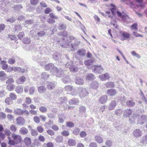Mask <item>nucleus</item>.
Here are the masks:
<instances>
[{"label":"nucleus","instance_id":"69168bd1","mask_svg":"<svg viewBox=\"0 0 147 147\" xmlns=\"http://www.w3.org/2000/svg\"><path fill=\"white\" fill-rule=\"evenodd\" d=\"M38 139L40 141L42 142H44L45 141V137L42 135H40L38 136Z\"/></svg>","mask_w":147,"mask_h":147},{"label":"nucleus","instance_id":"b1692460","mask_svg":"<svg viewBox=\"0 0 147 147\" xmlns=\"http://www.w3.org/2000/svg\"><path fill=\"white\" fill-rule=\"evenodd\" d=\"M95 140L98 143H101L103 142V139L100 136H95Z\"/></svg>","mask_w":147,"mask_h":147},{"label":"nucleus","instance_id":"a18cd8bd","mask_svg":"<svg viewBox=\"0 0 147 147\" xmlns=\"http://www.w3.org/2000/svg\"><path fill=\"white\" fill-rule=\"evenodd\" d=\"M71 71L76 72L78 70V68L77 67L74 65L70 66L69 68Z\"/></svg>","mask_w":147,"mask_h":147},{"label":"nucleus","instance_id":"ddd939ff","mask_svg":"<svg viewBox=\"0 0 147 147\" xmlns=\"http://www.w3.org/2000/svg\"><path fill=\"white\" fill-rule=\"evenodd\" d=\"M7 78V75L4 71H0V79L1 80L4 81Z\"/></svg>","mask_w":147,"mask_h":147},{"label":"nucleus","instance_id":"0e129e2a","mask_svg":"<svg viewBox=\"0 0 147 147\" xmlns=\"http://www.w3.org/2000/svg\"><path fill=\"white\" fill-rule=\"evenodd\" d=\"M24 36V33L23 32H20L18 35H17L18 37L20 39H21Z\"/></svg>","mask_w":147,"mask_h":147},{"label":"nucleus","instance_id":"a19ab883","mask_svg":"<svg viewBox=\"0 0 147 147\" xmlns=\"http://www.w3.org/2000/svg\"><path fill=\"white\" fill-rule=\"evenodd\" d=\"M14 82V79L13 78H11L8 79L6 82V83L7 85L9 84H13L12 83H13Z\"/></svg>","mask_w":147,"mask_h":147},{"label":"nucleus","instance_id":"412c9836","mask_svg":"<svg viewBox=\"0 0 147 147\" xmlns=\"http://www.w3.org/2000/svg\"><path fill=\"white\" fill-rule=\"evenodd\" d=\"M54 75H55L57 77H60L62 75L63 72L61 70H58L57 69V70H54Z\"/></svg>","mask_w":147,"mask_h":147},{"label":"nucleus","instance_id":"f03ea898","mask_svg":"<svg viewBox=\"0 0 147 147\" xmlns=\"http://www.w3.org/2000/svg\"><path fill=\"white\" fill-rule=\"evenodd\" d=\"M78 92L81 98H83L88 94V91L84 88L80 87L78 88Z\"/></svg>","mask_w":147,"mask_h":147},{"label":"nucleus","instance_id":"c9c22d12","mask_svg":"<svg viewBox=\"0 0 147 147\" xmlns=\"http://www.w3.org/2000/svg\"><path fill=\"white\" fill-rule=\"evenodd\" d=\"M55 141L59 143L62 142L63 141V137L61 136H58L56 138Z\"/></svg>","mask_w":147,"mask_h":147},{"label":"nucleus","instance_id":"680f3d73","mask_svg":"<svg viewBox=\"0 0 147 147\" xmlns=\"http://www.w3.org/2000/svg\"><path fill=\"white\" fill-rule=\"evenodd\" d=\"M61 134L64 136H67L69 135V133L67 131H64L61 132Z\"/></svg>","mask_w":147,"mask_h":147},{"label":"nucleus","instance_id":"774afa93","mask_svg":"<svg viewBox=\"0 0 147 147\" xmlns=\"http://www.w3.org/2000/svg\"><path fill=\"white\" fill-rule=\"evenodd\" d=\"M97 144L94 142H91L89 144V147H97Z\"/></svg>","mask_w":147,"mask_h":147},{"label":"nucleus","instance_id":"f257e3e1","mask_svg":"<svg viewBox=\"0 0 147 147\" xmlns=\"http://www.w3.org/2000/svg\"><path fill=\"white\" fill-rule=\"evenodd\" d=\"M111 7L110 9L113 16H111L109 11H106V13L108 14V17L110 18L111 20V23L112 24H113V22H115L116 21L115 17L116 13H117L118 16L121 18L124 21H126V20L129 19V17L127 15L122 14L121 12L118 11L114 5L111 4Z\"/></svg>","mask_w":147,"mask_h":147},{"label":"nucleus","instance_id":"473e14b6","mask_svg":"<svg viewBox=\"0 0 147 147\" xmlns=\"http://www.w3.org/2000/svg\"><path fill=\"white\" fill-rule=\"evenodd\" d=\"M75 82L76 84L79 85L82 84L84 83L83 79L79 78H77Z\"/></svg>","mask_w":147,"mask_h":147},{"label":"nucleus","instance_id":"7c9ffc66","mask_svg":"<svg viewBox=\"0 0 147 147\" xmlns=\"http://www.w3.org/2000/svg\"><path fill=\"white\" fill-rule=\"evenodd\" d=\"M91 87L94 89H96L97 88L98 84L96 81H94L92 82L91 84Z\"/></svg>","mask_w":147,"mask_h":147},{"label":"nucleus","instance_id":"2f4dec72","mask_svg":"<svg viewBox=\"0 0 147 147\" xmlns=\"http://www.w3.org/2000/svg\"><path fill=\"white\" fill-rule=\"evenodd\" d=\"M13 70L16 72L17 71H20L22 73H24L26 72L25 70L24 69H22L21 68L19 67H13Z\"/></svg>","mask_w":147,"mask_h":147},{"label":"nucleus","instance_id":"39448f33","mask_svg":"<svg viewBox=\"0 0 147 147\" xmlns=\"http://www.w3.org/2000/svg\"><path fill=\"white\" fill-rule=\"evenodd\" d=\"M92 71L95 73H102L103 69L101 65L92 66Z\"/></svg>","mask_w":147,"mask_h":147},{"label":"nucleus","instance_id":"58836bf2","mask_svg":"<svg viewBox=\"0 0 147 147\" xmlns=\"http://www.w3.org/2000/svg\"><path fill=\"white\" fill-rule=\"evenodd\" d=\"M79 43V42H78L76 43H74L73 44H71V50L72 51H74L75 49H76L77 48V47Z\"/></svg>","mask_w":147,"mask_h":147},{"label":"nucleus","instance_id":"c756f323","mask_svg":"<svg viewBox=\"0 0 147 147\" xmlns=\"http://www.w3.org/2000/svg\"><path fill=\"white\" fill-rule=\"evenodd\" d=\"M24 142L26 145H30L31 143V140L30 138L28 137L25 138L24 140Z\"/></svg>","mask_w":147,"mask_h":147},{"label":"nucleus","instance_id":"c03bdc74","mask_svg":"<svg viewBox=\"0 0 147 147\" xmlns=\"http://www.w3.org/2000/svg\"><path fill=\"white\" fill-rule=\"evenodd\" d=\"M131 53L132 55L134 57H136L138 59H140L141 58L140 55L136 53L135 51H133L131 52Z\"/></svg>","mask_w":147,"mask_h":147},{"label":"nucleus","instance_id":"a211bd4d","mask_svg":"<svg viewBox=\"0 0 147 147\" xmlns=\"http://www.w3.org/2000/svg\"><path fill=\"white\" fill-rule=\"evenodd\" d=\"M19 132L22 135H26L28 133V131L25 127H23L20 129Z\"/></svg>","mask_w":147,"mask_h":147},{"label":"nucleus","instance_id":"de8ad7c7","mask_svg":"<svg viewBox=\"0 0 147 147\" xmlns=\"http://www.w3.org/2000/svg\"><path fill=\"white\" fill-rule=\"evenodd\" d=\"M80 129L79 128H76L74 130L73 132V133L76 135H78L80 132Z\"/></svg>","mask_w":147,"mask_h":147},{"label":"nucleus","instance_id":"6e6d98bb","mask_svg":"<svg viewBox=\"0 0 147 147\" xmlns=\"http://www.w3.org/2000/svg\"><path fill=\"white\" fill-rule=\"evenodd\" d=\"M25 102L28 104H30L32 103V100L30 98L27 97L26 98Z\"/></svg>","mask_w":147,"mask_h":147},{"label":"nucleus","instance_id":"4d7b16f0","mask_svg":"<svg viewBox=\"0 0 147 147\" xmlns=\"http://www.w3.org/2000/svg\"><path fill=\"white\" fill-rule=\"evenodd\" d=\"M86 111V109L84 106H81L80 108V112L81 113H84Z\"/></svg>","mask_w":147,"mask_h":147},{"label":"nucleus","instance_id":"603ef678","mask_svg":"<svg viewBox=\"0 0 147 147\" xmlns=\"http://www.w3.org/2000/svg\"><path fill=\"white\" fill-rule=\"evenodd\" d=\"M68 41H67L65 43H63V45L61 44V46L63 47L67 48L69 47V42H68Z\"/></svg>","mask_w":147,"mask_h":147},{"label":"nucleus","instance_id":"4468645a","mask_svg":"<svg viewBox=\"0 0 147 147\" xmlns=\"http://www.w3.org/2000/svg\"><path fill=\"white\" fill-rule=\"evenodd\" d=\"M79 101L77 98H73L69 101V102L70 105H78Z\"/></svg>","mask_w":147,"mask_h":147},{"label":"nucleus","instance_id":"2eb2a0df","mask_svg":"<svg viewBox=\"0 0 147 147\" xmlns=\"http://www.w3.org/2000/svg\"><path fill=\"white\" fill-rule=\"evenodd\" d=\"M55 86V82H48L47 84V88L50 90L53 89Z\"/></svg>","mask_w":147,"mask_h":147},{"label":"nucleus","instance_id":"6e6552de","mask_svg":"<svg viewBox=\"0 0 147 147\" xmlns=\"http://www.w3.org/2000/svg\"><path fill=\"white\" fill-rule=\"evenodd\" d=\"M16 124L17 125H23L25 123V120L22 117H19L16 119Z\"/></svg>","mask_w":147,"mask_h":147},{"label":"nucleus","instance_id":"bb28decb","mask_svg":"<svg viewBox=\"0 0 147 147\" xmlns=\"http://www.w3.org/2000/svg\"><path fill=\"white\" fill-rule=\"evenodd\" d=\"M135 103L132 100H129L126 102V105L129 107H133L135 105Z\"/></svg>","mask_w":147,"mask_h":147},{"label":"nucleus","instance_id":"aec40b11","mask_svg":"<svg viewBox=\"0 0 147 147\" xmlns=\"http://www.w3.org/2000/svg\"><path fill=\"white\" fill-rule=\"evenodd\" d=\"M23 110L20 109H16L14 111V113L18 115H23Z\"/></svg>","mask_w":147,"mask_h":147},{"label":"nucleus","instance_id":"9d476101","mask_svg":"<svg viewBox=\"0 0 147 147\" xmlns=\"http://www.w3.org/2000/svg\"><path fill=\"white\" fill-rule=\"evenodd\" d=\"M45 68L47 70H49L53 69L54 70H57V68L56 67H55L54 65L53 64L50 63L47 65L45 67Z\"/></svg>","mask_w":147,"mask_h":147},{"label":"nucleus","instance_id":"e433bc0d","mask_svg":"<svg viewBox=\"0 0 147 147\" xmlns=\"http://www.w3.org/2000/svg\"><path fill=\"white\" fill-rule=\"evenodd\" d=\"M93 60L92 59H89L86 60L84 62L85 64L87 66L91 65L93 63Z\"/></svg>","mask_w":147,"mask_h":147},{"label":"nucleus","instance_id":"8fccbe9b","mask_svg":"<svg viewBox=\"0 0 147 147\" xmlns=\"http://www.w3.org/2000/svg\"><path fill=\"white\" fill-rule=\"evenodd\" d=\"M36 129L38 132L40 133H42L44 131V128L41 126H38L36 128Z\"/></svg>","mask_w":147,"mask_h":147},{"label":"nucleus","instance_id":"5fc2aeb1","mask_svg":"<svg viewBox=\"0 0 147 147\" xmlns=\"http://www.w3.org/2000/svg\"><path fill=\"white\" fill-rule=\"evenodd\" d=\"M63 81L65 83H68L69 82V77L66 76L62 79Z\"/></svg>","mask_w":147,"mask_h":147},{"label":"nucleus","instance_id":"f3484780","mask_svg":"<svg viewBox=\"0 0 147 147\" xmlns=\"http://www.w3.org/2000/svg\"><path fill=\"white\" fill-rule=\"evenodd\" d=\"M107 97L106 95L102 96L99 99V102L101 104H104L107 101Z\"/></svg>","mask_w":147,"mask_h":147},{"label":"nucleus","instance_id":"e2e57ef3","mask_svg":"<svg viewBox=\"0 0 147 147\" xmlns=\"http://www.w3.org/2000/svg\"><path fill=\"white\" fill-rule=\"evenodd\" d=\"M53 124V121H50L49 122L47 123H46L45 125L46 128H48L50 127V125L51 124Z\"/></svg>","mask_w":147,"mask_h":147},{"label":"nucleus","instance_id":"49530a36","mask_svg":"<svg viewBox=\"0 0 147 147\" xmlns=\"http://www.w3.org/2000/svg\"><path fill=\"white\" fill-rule=\"evenodd\" d=\"M112 142L110 140H107L105 142V144L108 147H111L112 145Z\"/></svg>","mask_w":147,"mask_h":147},{"label":"nucleus","instance_id":"cd10ccee","mask_svg":"<svg viewBox=\"0 0 147 147\" xmlns=\"http://www.w3.org/2000/svg\"><path fill=\"white\" fill-rule=\"evenodd\" d=\"M68 144L69 146H73L75 145L76 143L74 140L70 139L68 140Z\"/></svg>","mask_w":147,"mask_h":147},{"label":"nucleus","instance_id":"393cba45","mask_svg":"<svg viewBox=\"0 0 147 147\" xmlns=\"http://www.w3.org/2000/svg\"><path fill=\"white\" fill-rule=\"evenodd\" d=\"M105 86L108 88H112L114 87V83L112 82H107L105 84Z\"/></svg>","mask_w":147,"mask_h":147},{"label":"nucleus","instance_id":"f704fd0d","mask_svg":"<svg viewBox=\"0 0 147 147\" xmlns=\"http://www.w3.org/2000/svg\"><path fill=\"white\" fill-rule=\"evenodd\" d=\"M9 97L13 100H16L17 98L16 95L14 93L12 92L9 93Z\"/></svg>","mask_w":147,"mask_h":147},{"label":"nucleus","instance_id":"5701e85b","mask_svg":"<svg viewBox=\"0 0 147 147\" xmlns=\"http://www.w3.org/2000/svg\"><path fill=\"white\" fill-rule=\"evenodd\" d=\"M132 111L130 109L125 110L123 114V116L124 117H128L132 114Z\"/></svg>","mask_w":147,"mask_h":147},{"label":"nucleus","instance_id":"09e8293b","mask_svg":"<svg viewBox=\"0 0 147 147\" xmlns=\"http://www.w3.org/2000/svg\"><path fill=\"white\" fill-rule=\"evenodd\" d=\"M30 42V39L28 38H25L23 40V42L26 44H29Z\"/></svg>","mask_w":147,"mask_h":147},{"label":"nucleus","instance_id":"20e7f679","mask_svg":"<svg viewBox=\"0 0 147 147\" xmlns=\"http://www.w3.org/2000/svg\"><path fill=\"white\" fill-rule=\"evenodd\" d=\"M11 137L15 140L16 144H18L21 142L22 138L19 135H16L15 133H13L11 134Z\"/></svg>","mask_w":147,"mask_h":147},{"label":"nucleus","instance_id":"f8f14e48","mask_svg":"<svg viewBox=\"0 0 147 147\" xmlns=\"http://www.w3.org/2000/svg\"><path fill=\"white\" fill-rule=\"evenodd\" d=\"M120 33L123 37V40L129 38L130 37V34L127 32L121 31L120 32Z\"/></svg>","mask_w":147,"mask_h":147},{"label":"nucleus","instance_id":"9b49d317","mask_svg":"<svg viewBox=\"0 0 147 147\" xmlns=\"http://www.w3.org/2000/svg\"><path fill=\"white\" fill-rule=\"evenodd\" d=\"M107 93L109 96H113L116 94L117 92L114 89H111L108 90Z\"/></svg>","mask_w":147,"mask_h":147},{"label":"nucleus","instance_id":"37998d69","mask_svg":"<svg viewBox=\"0 0 147 147\" xmlns=\"http://www.w3.org/2000/svg\"><path fill=\"white\" fill-rule=\"evenodd\" d=\"M73 87L71 86H66L65 87V90L67 91H72Z\"/></svg>","mask_w":147,"mask_h":147},{"label":"nucleus","instance_id":"72a5a7b5","mask_svg":"<svg viewBox=\"0 0 147 147\" xmlns=\"http://www.w3.org/2000/svg\"><path fill=\"white\" fill-rule=\"evenodd\" d=\"M8 138L9 140L8 144L9 145H14L15 144H16V143L15 142V140L13 139V140L11 139L10 137L8 136Z\"/></svg>","mask_w":147,"mask_h":147},{"label":"nucleus","instance_id":"bf43d9fd","mask_svg":"<svg viewBox=\"0 0 147 147\" xmlns=\"http://www.w3.org/2000/svg\"><path fill=\"white\" fill-rule=\"evenodd\" d=\"M47 133L51 136H53L55 134L54 132L51 129H49L47 131Z\"/></svg>","mask_w":147,"mask_h":147},{"label":"nucleus","instance_id":"0eeeda50","mask_svg":"<svg viewBox=\"0 0 147 147\" xmlns=\"http://www.w3.org/2000/svg\"><path fill=\"white\" fill-rule=\"evenodd\" d=\"M99 78L101 80L104 81L108 80L110 77L109 74L107 73H106L100 75Z\"/></svg>","mask_w":147,"mask_h":147},{"label":"nucleus","instance_id":"4c0bfd02","mask_svg":"<svg viewBox=\"0 0 147 147\" xmlns=\"http://www.w3.org/2000/svg\"><path fill=\"white\" fill-rule=\"evenodd\" d=\"M39 110L42 113H45L47 111V109L45 106H41L39 108Z\"/></svg>","mask_w":147,"mask_h":147},{"label":"nucleus","instance_id":"423d86ee","mask_svg":"<svg viewBox=\"0 0 147 147\" xmlns=\"http://www.w3.org/2000/svg\"><path fill=\"white\" fill-rule=\"evenodd\" d=\"M142 132L139 129H136L133 132L134 136L136 138H139L141 137L142 136Z\"/></svg>","mask_w":147,"mask_h":147},{"label":"nucleus","instance_id":"3c124183","mask_svg":"<svg viewBox=\"0 0 147 147\" xmlns=\"http://www.w3.org/2000/svg\"><path fill=\"white\" fill-rule=\"evenodd\" d=\"M31 133L33 136H37L38 134V133L36 129H32L31 131Z\"/></svg>","mask_w":147,"mask_h":147},{"label":"nucleus","instance_id":"6ab92c4d","mask_svg":"<svg viewBox=\"0 0 147 147\" xmlns=\"http://www.w3.org/2000/svg\"><path fill=\"white\" fill-rule=\"evenodd\" d=\"M37 89L38 92L41 94L45 92L46 90V88L43 86L38 87Z\"/></svg>","mask_w":147,"mask_h":147},{"label":"nucleus","instance_id":"79ce46f5","mask_svg":"<svg viewBox=\"0 0 147 147\" xmlns=\"http://www.w3.org/2000/svg\"><path fill=\"white\" fill-rule=\"evenodd\" d=\"M94 76L91 74H88L86 76V79L89 80H92L94 79Z\"/></svg>","mask_w":147,"mask_h":147},{"label":"nucleus","instance_id":"ea45409f","mask_svg":"<svg viewBox=\"0 0 147 147\" xmlns=\"http://www.w3.org/2000/svg\"><path fill=\"white\" fill-rule=\"evenodd\" d=\"M10 130L13 132H16L17 130V127L14 125H11L10 127Z\"/></svg>","mask_w":147,"mask_h":147},{"label":"nucleus","instance_id":"864d4df0","mask_svg":"<svg viewBox=\"0 0 147 147\" xmlns=\"http://www.w3.org/2000/svg\"><path fill=\"white\" fill-rule=\"evenodd\" d=\"M35 91V88L34 87H31L29 89V94H33Z\"/></svg>","mask_w":147,"mask_h":147},{"label":"nucleus","instance_id":"338daca9","mask_svg":"<svg viewBox=\"0 0 147 147\" xmlns=\"http://www.w3.org/2000/svg\"><path fill=\"white\" fill-rule=\"evenodd\" d=\"M86 133L84 131H82L80 132V135L82 138H84L86 135Z\"/></svg>","mask_w":147,"mask_h":147},{"label":"nucleus","instance_id":"7ed1b4c3","mask_svg":"<svg viewBox=\"0 0 147 147\" xmlns=\"http://www.w3.org/2000/svg\"><path fill=\"white\" fill-rule=\"evenodd\" d=\"M138 117H139L138 119V122L141 125L143 124L144 123L146 122L147 120V117L145 115H143L140 117H139L138 115H137L136 117L134 115L132 118L134 119H135V118L136 119Z\"/></svg>","mask_w":147,"mask_h":147},{"label":"nucleus","instance_id":"dca6fc26","mask_svg":"<svg viewBox=\"0 0 147 147\" xmlns=\"http://www.w3.org/2000/svg\"><path fill=\"white\" fill-rule=\"evenodd\" d=\"M116 105V102L114 100L111 102L108 107L109 110H112L115 107Z\"/></svg>","mask_w":147,"mask_h":147},{"label":"nucleus","instance_id":"c85d7f7f","mask_svg":"<svg viewBox=\"0 0 147 147\" xmlns=\"http://www.w3.org/2000/svg\"><path fill=\"white\" fill-rule=\"evenodd\" d=\"M5 102L8 105H10L13 103V100L9 97H7L5 99Z\"/></svg>","mask_w":147,"mask_h":147},{"label":"nucleus","instance_id":"a878e982","mask_svg":"<svg viewBox=\"0 0 147 147\" xmlns=\"http://www.w3.org/2000/svg\"><path fill=\"white\" fill-rule=\"evenodd\" d=\"M7 89L9 91H13L15 88V86L13 84H9L7 85Z\"/></svg>","mask_w":147,"mask_h":147},{"label":"nucleus","instance_id":"4be33fe9","mask_svg":"<svg viewBox=\"0 0 147 147\" xmlns=\"http://www.w3.org/2000/svg\"><path fill=\"white\" fill-rule=\"evenodd\" d=\"M23 88L22 86H18L15 89L16 92L18 94L22 93L23 92Z\"/></svg>","mask_w":147,"mask_h":147},{"label":"nucleus","instance_id":"1a4fd4ad","mask_svg":"<svg viewBox=\"0 0 147 147\" xmlns=\"http://www.w3.org/2000/svg\"><path fill=\"white\" fill-rule=\"evenodd\" d=\"M26 78L24 76L20 77L19 78L16 80V83L18 84H22L25 82Z\"/></svg>","mask_w":147,"mask_h":147},{"label":"nucleus","instance_id":"13d9d810","mask_svg":"<svg viewBox=\"0 0 147 147\" xmlns=\"http://www.w3.org/2000/svg\"><path fill=\"white\" fill-rule=\"evenodd\" d=\"M34 120L36 123H38L40 122V119L37 116H34Z\"/></svg>","mask_w":147,"mask_h":147},{"label":"nucleus","instance_id":"052dcab7","mask_svg":"<svg viewBox=\"0 0 147 147\" xmlns=\"http://www.w3.org/2000/svg\"><path fill=\"white\" fill-rule=\"evenodd\" d=\"M93 17L97 23H99L100 22V18L97 16L95 15Z\"/></svg>","mask_w":147,"mask_h":147}]
</instances>
